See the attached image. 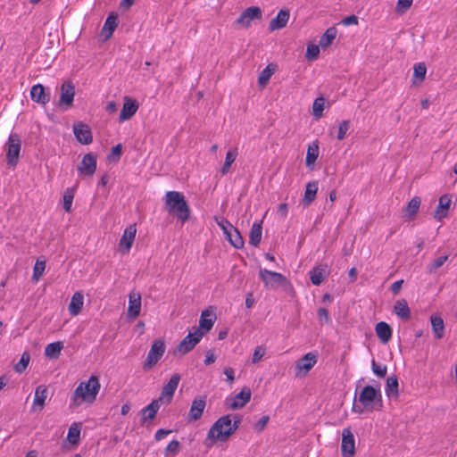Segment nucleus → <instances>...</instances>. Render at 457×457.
<instances>
[{
  "label": "nucleus",
  "instance_id": "57",
  "mask_svg": "<svg viewBox=\"0 0 457 457\" xmlns=\"http://www.w3.org/2000/svg\"><path fill=\"white\" fill-rule=\"evenodd\" d=\"M179 442L176 439L170 441L165 448L166 453L177 454L179 452Z\"/></svg>",
  "mask_w": 457,
  "mask_h": 457
},
{
  "label": "nucleus",
  "instance_id": "28",
  "mask_svg": "<svg viewBox=\"0 0 457 457\" xmlns=\"http://www.w3.org/2000/svg\"><path fill=\"white\" fill-rule=\"evenodd\" d=\"M84 304V296L81 292H75L71 299L70 304L68 306L69 312L72 316H77L79 314L83 308Z\"/></svg>",
  "mask_w": 457,
  "mask_h": 457
},
{
  "label": "nucleus",
  "instance_id": "53",
  "mask_svg": "<svg viewBox=\"0 0 457 457\" xmlns=\"http://www.w3.org/2000/svg\"><path fill=\"white\" fill-rule=\"evenodd\" d=\"M413 0H397L396 12L404 13L412 4Z\"/></svg>",
  "mask_w": 457,
  "mask_h": 457
},
{
  "label": "nucleus",
  "instance_id": "48",
  "mask_svg": "<svg viewBox=\"0 0 457 457\" xmlns=\"http://www.w3.org/2000/svg\"><path fill=\"white\" fill-rule=\"evenodd\" d=\"M371 368L374 374L379 378H384L386 375L387 368L384 364H378L374 360L371 362Z\"/></svg>",
  "mask_w": 457,
  "mask_h": 457
},
{
  "label": "nucleus",
  "instance_id": "31",
  "mask_svg": "<svg viewBox=\"0 0 457 457\" xmlns=\"http://www.w3.org/2000/svg\"><path fill=\"white\" fill-rule=\"evenodd\" d=\"M394 312L402 320H409L411 317V311L406 300H397L394 306Z\"/></svg>",
  "mask_w": 457,
  "mask_h": 457
},
{
  "label": "nucleus",
  "instance_id": "27",
  "mask_svg": "<svg viewBox=\"0 0 457 457\" xmlns=\"http://www.w3.org/2000/svg\"><path fill=\"white\" fill-rule=\"evenodd\" d=\"M431 328L436 339H441L445 336V327L443 318L438 314L430 316Z\"/></svg>",
  "mask_w": 457,
  "mask_h": 457
},
{
  "label": "nucleus",
  "instance_id": "7",
  "mask_svg": "<svg viewBox=\"0 0 457 457\" xmlns=\"http://www.w3.org/2000/svg\"><path fill=\"white\" fill-rule=\"evenodd\" d=\"M259 278L263 282L264 286L270 289H275L287 283V278L284 275L267 269H260Z\"/></svg>",
  "mask_w": 457,
  "mask_h": 457
},
{
  "label": "nucleus",
  "instance_id": "23",
  "mask_svg": "<svg viewBox=\"0 0 457 457\" xmlns=\"http://www.w3.org/2000/svg\"><path fill=\"white\" fill-rule=\"evenodd\" d=\"M141 311V295L139 293L131 292L129 295L128 315L130 318L139 316Z\"/></svg>",
  "mask_w": 457,
  "mask_h": 457
},
{
  "label": "nucleus",
  "instance_id": "44",
  "mask_svg": "<svg viewBox=\"0 0 457 457\" xmlns=\"http://www.w3.org/2000/svg\"><path fill=\"white\" fill-rule=\"evenodd\" d=\"M29 361H30V354L29 352L26 351L21 354V357L19 362L14 366L15 371L18 373L23 372L27 369V367L29 363Z\"/></svg>",
  "mask_w": 457,
  "mask_h": 457
},
{
  "label": "nucleus",
  "instance_id": "52",
  "mask_svg": "<svg viewBox=\"0 0 457 457\" xmlns=\"http://www.w3.org/2000/svg\"><path fill=\"white\" fill-rule=\"evenodd\" d=\"M215 220L217 225L222 230V232H227V230H231L234 228V226L227 219L223 217H216Z\"/></svg>",
  "mask_w": 457,
  "mask_h": 457
},
{
  "label": "nucleus",
  "instance_id": "3",
  "mask_svg": "<svg viewBox=\"0 0 457 457\" xmlns=\"http://www.w3.org/2000/svg\"><path fill=\"white\" fill-rule=\"evenodd\" d=\"M164 203L167 211L174 214L178 220L185 222L189 219L190 208L182 193L179 191L166 192Z\"/></svg>",
  "mask_w": 457,
  "mask_h": 457
},
{
  "label": "nucleus",
  "instance_id": "51",
  "mask_svg": "<svg viewBox=\"0 0 457 457\" xmlns=\"http://www.w3.org/2000/svg\"><path fill=\"white\" fill-rule=\"evenodd\" d=\"M448 255L440 256L434 260V262L428 266L429 272H435L437 269L444 265L447 261Z\"/></svg>",
  "mask_w": 457,
  "mask_h": 457
},
{
  "label": "nucleus",
  "instance_id": "43",
  "mask_svg": "<svg viewBox=\"0 0 457 457\" xmlns=\"http://www.w3.org/2000/svg\"><path fill=\"white\" fill-rule=\"evenodd\" d=\"M228 242L237 249H241L244 246V239L237 228H233Z\"/></svg>",
  "mask_w": 457,
  "mask_h": 457
},
{
  "label": "nucleus",
  "instance_id": "36",
  "mask_svg": "<svg viewBox=\"0 0 457 457\" xmlns=\"http://www.w3.org/2000/svg\"><path fill=\"white\" fill-rule=\"evenodd\" d=\"M420 197H412L404 210V217H407L409 220L414 218L420 209Z\"/></svg>",
  "mask_w": 457,
  "mask_h": 457
},
{
  "label": "nucleus",
  "instance_id": "33",
  "mask_svg": "<svg viewBox=\"0 0 457 457\" xmlns=\"http://www.w3.org/2000/svg\"><path fill=\"white\" fill-rule=\"evenodd\" d=\"M237 155L238 151L237 147L231 148L227 152L224 163L220 169L222 175H226L229 172L231 165L236 161Z\"/></svg>",
  "mask_w": 457,
  "mask_h": 457
},
{
  "label": "nucleus",
  "instance_id": "12",
  "mask_svg": "<svg viewBox=\"0 0 457 457\" xmlns=\"http://www.w3.org/2000/svg\"><path fill=\"white\" fill-rule=\"evenodd\" d=\"M75 96V87L71 81H65L61 86L59 106L63 110H68L73 103Z\"/></svg>",
  "mask_w": 457,
  "mask_h": 457
},
{
  "label": "nucleus",
  "instance_id": "56",
  "mask_svg": "<svg viewBox=\"0 0 457 457\" xmlns=\"http://www.w3.org/2000/svg\"><path fill=\"white\" fill-rule=\"evenodd\" d=\"M270 417L268 415L262 416L258 421H256L253 425V428L257 432H262L269 423Z\"/></svg>",
  "mask_w": 457,
  "mask_h": 457
},
{
  "label": "nucleus",
  "instance_id": "30",
  "mask_svg": "<svg viewBox=\"0 0 457 457\" xmlns=\"http://www.w3.org/2000/svg\"><path fill=\"white\" fill-rule=\"evenodd\" d=\"M375 331L378 337L383 344H386L392 337V328L385 321L378 322L376 325Z\"/></svg>",
  "mask_w": 457,
  "mask_h": 457
},
{
  "label": "nucleus",
  "instance_id": "37",
  "mask_svg": "<svg viewBox=\"0 0 457 457\" xmlns=\"http://www.w3.org/2000/svg\"><path fill=\"white\" fill-rule=\"evenodd\" d=\"M386 395L388 398H397L398 379L395 376L388 377L386 385Z\"/></svg>",
  "mask_w": 457,
  "mask_h": 457
},
{
  "label": "nucleus",
  "instance_id": "22",
  "mask_svg": "<svg viewBox=\"0 0 457 457\" xmlns=\"http://www.w3.org/2000/svg\"><path fill=\"white\" fill-rule=\"evenodd\" d=\"M161 404H162V403L160 401H158L157 399H155V400H153L148 405L144 407L140 411L141 423L144 424L146 421L153 420L155 418V416L161 407Z\"/></svg>",
  "mask_w": 457,
  "mask_h": 457
},
{
  "label": "nucleus",
  "instance_id": "20",
  "mask_svg": "<svg viewBox=\"0 0 457 457\" xmlns=\"http://www.w3.org/2000/svg\"><path fill=\"white\" fill-rule=\"evenodd\" d=\"M30 97L34 102L46 105L50 101L51 95L42 84H36L30 89Z\"/></svg>",
  "mask_w": 457,
  "mask_h": 457
},
{
  "label": "nucleus",
  "instance_id": "19",
  "mask_svg": "<svg viewBox=\"0 0 457 457\" xmlns=\"http://www.w3.org/2000/svg\"><path fill=\"white\" fill-rule=\"evenodd\" d=\"M73 132L77 140L82 145H88L93 140L89 127L82 122H78L73 125Z\"/></svg>",
  "mask_w": 457,
  "mask_h": 457
},
{
  "label": "nucleus",
  "instance_id": "24",
  "mask_svg": "<svg viewBox=\"0 0 457 457\" xmlns=\"http://www.w3.org/2000/svg\"><path fill=\"white\" fill-rule=\"evenodd\" d=\"M47 398V388L44 385L37 386L34 395V400L32 404V411H42L46 404Z\"/></svg>",
  "mask_w": 457,
  "mask_h": 457
},
{
  "label": "nucleus",
  "instance_id": "61",
  "mask_svg": "<svg viewBox=\"0 0 457 457\" xmlns=\"http://www.w3.org/2000/svg\"><path fill=\"white\" fill-rule=\"evenodd\" d=\"M171 433L170 429L160 428L155 432L154 438L156 441H161Z\"/></svg>",
  "mask_w": 457,
  "mask_h": 457
},
{
  "label": "nucleus",
  "instance_id": "49",
  "mask_svg": "<svg viewBox=\"0 0 457 457\" xmlns=\"http://www.w3.org/2000/svg\"><path fill=\"white\" fill-rule=\"evenodd\" d=\"M320 54V45H309L306 49V58L309 60H315Z\"/></svg>",
  "mask_w": 457,
  "mask_h": 457
},
{
  "label": "nucleus",
  "instance_id": "40",
  "mask_svg": "<svg viewBox=\"0 0 457 457\" xmlns=\"http://www.w3.org/2000/svg\"><path fill=\"white\" fill-rule=\"evenodd\" d=\"M80 438V425L73 423L68 430L67 439L72 445H77Z\"/></svg>",
  "mask_w": 457,
  "mask_h": 457
},
{
  "label": "nucleus",
  "instance_id": "18",
  "mask_svg": "<svg viewBox=\"0 0 457 457\" xmlns=\"http://www.w3.org/2000/svg\"><path fill=\"white\" fill-rule=\"evenodd\" d=\"M206 406L205 396L195 397L191 404L187 419L189 421H196L201 419Z\"/></svg>",
  "mask_w": 457,
  "mask_h": 457
},
{
  "label": "nucleus",
  "instance_id": "5",
  "mask_svg": "<svg viewBox=\"0 0 457 457\" xmlns=\"http://www.w3.org/2000/svg\"><path fill=\"white\" fill-rule=\"evenodd\" d=\"M21 141L18 134L11 133L4 145L6 162L9 166H16L19 162Z\"/></svg>",
  "mask_w": 457,
  "mask_h": 457
},
{
  "label": "nucleus",
  "instance_id": "54",
  "mask_svg": "<svg viewBox=\"0 0 457 457\" xmlns=\"http://www.w3.org/2000/svg\"><path fill=\"white\" fill-rule=\"evenodd\" d=\"M266 353L265 348L262 345H259L254 349V352L252 356V362L257 363L259 362L262 358L264 356Z\"/></svg>",
  "mask_w": 457,
  "mask_h": 457
},
{
  "label": "nucleus",
  "instance_id": "60",
  "mask_svg": "<svg viewBox=\"0 0 457 457\" xmlns=\"http://www.w3.org/2000/svg\"><path fill=\"white\" fill-rule=\"evenodd\" d=\"M342 24L345 26H350V25H357L358 24V18L355 15H349L346 16L342 20Z\"/></svg>",
  "mask_w": 457,
  "mask_h": 457
},
{
  "label": "nucleus",
  "instance_id": "2",
  "mask_svg": "<svg viewBox=\"0 0 457 457\" xmlns=\"http://www.w3.org/2000/svg\"><path fill=\"white\" fill-rule=\"evenodd\" d=\"M101 388L96 376H91L87 382H80L74 390L71 401L74 406H79L82 402L93 403Z\"/></svg>",
  "mask_w": 457,
  "mask_h": 457
},
{
  "label": "nucleus",
  "instance_id": "13",
  "mask_svg": "<svg viewBox=\"0 0 457 457\" xmlns=\"http://www.w3.org/2000/svg\"><path fill=\"white\" fill-rule=\"evenodd\" d=\"M341 453L343 457H353L355 453V439L349 428L342 431Z\"/></svg>",
  "mask_w": 457,
  "mask_h": 457
},
{
  "label": "nucleus",
  "instance_id": "41",
  "mask_svg": "<svg viewBox=\"0 0 457 457\" xmlns=\"http://www.w3.org/2000/svg\"><path fill=\"white\" fill-rule=\"evenodd\" d=\"M326 99L322 96L317 97L312 104V114L319 120L323 116V111L325 108Z\"/></svg>",
  "mask_w": 457,
  "mask_h": 457
},
{
  "label": "nucleus",
  "instance_id": "16",
  "mask_svg": "<svg viewBox=\"0 0 457 457\" xmlns=\"http://www.w3.org/2000/svg\"><path fill=\"white\" fill-rule=\"evenodd\" d=\"M262 18V10L258 6H251L244 10L240 16L237 19V24L242 25L244 27L250 26L251 22L254 19Z\"/></svg>",
  "mask_w": 457,
  "mask_h": 457
},
{
  "label": "nucleus",
  "instance_id": "32",
  "mask_svg": "<svg viewBox=\"0 0 457 457\" xmlns=\"http://www.w3.org/2000/svg\"><path fill=\"white\" fill-rule=\"evenodd\" d=\"M318 191V182L312 181L307 183L303 203L304 206H309L316 198Z\"/></svg>",
  "mask_w": 457,
  "mask_h": 457
},
{
  "label": "nucleus",
  "instance_id": "21",
  "mask_svg": "<svg viewBox=\"0 0 457 457\" xmlns=\"http://www.w3.org/2000/svg\"><path fill=\"white\" fill-rule=\"evenodd\" d=\"M251 390L248 387H243L242 390L237 394L228 403L232 410L243 408L251 399Z\"/></svg>",
  "mask_w": 457,
  "mask_h": 457
},
{
  "label": "nucleus",
  "instance_id": "39",
  "mask_svg": "<svg viewBox=\"0 0 457 457\" xmlns=\"http://www.w3.org/2000/svg\"><path fill=\"white\" fill-rule=\"evenodd\" d=\"M62 348L63 345L62 342L48 344L45 348V355L48 358H58Z\"/></svg>",
  "mask_w": 457,
  "mask_h": 457
},
{
  "label": "nucleus",
  "instance_id": "45",
  "mask_svg": "<svg viewBox=\"0 0 457 457\" xmlns=\"http://www.w3.org/2000/svg\"><path fill=\"white\" fill-rule=\"evenodd\" d=\"M319 155L318 145H309L306 154V164L307 166L314 164Z\"/></svg>",
  "mask_w": 457,
  "mask_h": 457
},
{
  "label": "nucleus",
  "instance_id": "11",
  "mask_svg": "<svg viewBox=\"0 0 457 457\" xmlns=\"http://www.w3.org/2000/svg\"><path fill=\"white\" fill-rule=\"evenodd\" d=\"M137 234L136 224L129 225L123 231L119 242V251L123 253H129L134 243Z\"/></svg>",
  "mask_w": 457,
  "mask_h": 457
},
{
  "label": "nucleus",
  "instance_id": "1",
  "mask_svg": "<svg viewBox=\"0 0 457 457\" xmlns=\"http://www.w3.org/2000/svg\"><path fill=\"white\" fill-rule=\"evenodd\" d=\"M240 420L237 419L232 423L229 415L219 418L208 431L205 440L206 445H211L215 441L225 442L237 429Z\"/></svg>",
  "mask_w": 457,
  "mask_h": 457
},
{
  "label": "nucleus",
  "instance_id": "26",
  "mask_svg": "<svg viewBox=\"0 0 457 457\" xmlns=\"http://www.w3.org/2000/svg\"><path fill=\"white\" fill-rule=\"evenodd\" d=\"M451 202V198L447 195L440 196L438 205L434 214V217L436 220L440 221L447 216Z\"/></svg>",
  "mask_w": 457,
  "mask_h": 457
},
{
  "label": "nucleus",
  "instance_id": "17",
  "mask_svg": "<svg viewBox=\"0 0 457 457\" xmlns=\"http://www.w3.org/2000/svg\"><path fill=\"white\" fill-rule=\"evenodd\" d=\"M216 320V315L211 309H205L202 312L200 320H199V327L198 328H193L194 331H203L204 335L207 332H209L212 328L213 327V324Z\"/></svg>",
  "mask_w": 457,
  "mask_h": 457
},
{
  "label": "nucleus",
  "instance_id": "8",
  "mask_svg": "<svg viewBox=\"0 0 457 457\" xmlns=\"http://www.w3.org/2000/svg\"><path fill=\"white\" fill-rule=\"evenodd\" d=\"M204 337L203 331H193L189 332V334L183 338V340L177 346L175 353H179L181 354H186L200 342L202 337Z\"/></svg>",
  "mask_w": 457,
  "mask_h": 457
},
{
  "label": "nucleus",
  "instance_id": "34",
  "mask_svg": "<svg viewBox=\"0 0 457 457\" xmlns=\"http://www.w3.org/2000/svg\"><path fill=\"white\" fill-rule=\"evenodd\" d=\"M117 25V17L113 14L109 15L105 20V22L102 29V35L104 37L105 39H108L112 37Z\"/></svg>",
  "mask_w": 457,
  "mask_h": 457
},
{
  "label": "nucleus",
  "instance_id": "35",
  "mask_svg": "<svg viewBox=\"0 0 457 457\" xmlns=\"http://www.w3.org/2000/svg\"><path fill=\"white\" fill-rule=\"evenodd\" d=\"M262 228L261 222H254L249 235V244L258 246L262 240Z\"/></svg>",
  "mask_w": 457,
  "mask_h": 457
},
{
  "label": "nucleus",
  "instance_id": "46",
  "mask_svg": "<svg viewBox=\"0 0 457 457\" xmlns=\"http://www.w3.org/2000/svg\"><path fill=\"white\" fill-rule=\"evenodd\" d=\"M273 72L274 69H270V65H268L265 69H263L258 77L259 85L262 87L266 86Z\"/></svg>",
  "mask_w": 457,
  "mask_h": 457
},
{
  "label": "nucleus",
  "instance_id": "63",
  "mask_svg": "<svg viewBox=\"0 0 457 457\" xmlns=\"http://www.w3.org/2000/svg\"><path fill=\"white\" fill-rule=\"evenodd\" d=\"M403 283V279L396 280L391 285V291L394 295H397L402 287V285Z\"/></svg>",
  "mask_w": 457,
  "mask_h": 457
},
{
  "label": "nucleus",
  "instance_id": "4",
  "mask_svg": "<svg viewBox=\"0 0 457 457\" xmlns=\"http://www.w3.org/2000/svg\"><path fill=\"white\" fill-rule=\"evenodd\" d=\"M359 402L361 406L354 403L353 406L354 412L361 413L363 409L368 411L380 410L383 406L380 389H376L372 386H364L359 395Z\"/></svg>",
  "mask_w": 457,
  "mask_h": 457
},
{
  "label": "nucleus",
  "instance_id": "47",
  "mask_svg": "<svg viewBox=\"0 0 457 457\" xmlns=\"http://www.w3.org/2000/svg\"><path fill=\"white\" fill-rule=\"evenodd\" d=\"M350 129V121L347 120H342L338 125V131L337 135V138L338 140H343Z\"/></svg>",
  "mask_w": 457,
  "mask_h": 457
},
{
  "label": "nucleus",
  "instance_id": "55",
  "mask_svg": "<svg viewBox=\"0 0 457 457\" xmlns=\"http://www.w3.org/2000/svg\"><path fill=\"white\" fill-rule=\"evenodd\" d=\"M73 197V194L69 190H67L63 195V208L68 212L71 210Z\"/></svg>",
  "mask_w": 457,
  "mask_h": 457
},
{
  "label": "nucleus",
  "instance_id": "15",
  "mask_svg": "<svg viewBox=\"0 0 457 457\" xmlns=\"http://www.w3.org/2000/svg\"><path fill=\"white\" fill-rule=\"evenodd\" d=\"M139 104L137 101L129 96L124 97V103L120 112L119 120L120 121H126L130 120L137 112Z\"/></svg>",
  "mask_w": 457,
  "mask_h": 457
},
{
  "label": "nucleus",
  "instance_id": "29",
  "mask_svg": "<svg viewBox=\"0 0 457 457\" xmlns=\"http://www.w3.org/2000/svg\"><path fill=\"white\" fill-rule=\"evenodd\" d=\"M310 279L315 286H320L328 275L327 266H315L310 271Z\"/></svg>",
  "mask_w": 457,
  "mask_h": 457
},
{
  "label": "nucleus",
  "instance_id": "62",
  "mask_svg": "<svg viewBox=\"0 0 457 457\" xmlns=\"http://www.w3.org/2000/svg\"><path fill=\"white\" fill-rule=\"evenodd\" d=\"M223 372L227 377V380L232 384L235 381L234 370L231 367H226Z\"/></svg>",
  "mask_w": 457,
  "mask_h": 457
},
{
  "label": "nucleus",
  "instance_id": "14",
  "mask_svg": "<svg viewBox=\"0 0 457 457\" xmlns=\"http://www.w3.org/2000/svg\"><path fill=\"white\" fill-rule=\"evenodd\" d=\"M77 169L80 174L92 177L96 170V155L93 153L86 154Z\"/></svg>",
  "mask_w": 457,
  "mask_h": 457
},
{
  "label": "nucleus",
  "instance_id": "59",
  "mask_svg": "<svg viewBox=\"0 0 457 457\" xmlns=\"http://www.w3.org/2000/svg\"><path fill=\"white\" fill-rule=\"evenodd\" d=\"M216 361V355L212 349L208 350L205 353V359L204 361L205 365H211Z\"/></svg>",
  "mask_w": 457,
  "mask_h": 457
},
{
  "label": "nucleus",
  "instance_id": "38",
  "mask_svg": "<svg viewBox=\"0 0 457 457\" xmlns=\"http://www.w3.org/2000/svg\"><path fill=\"white\" fill-rule=\"evenodd\" d=\"M337 29L334 27L328 28L325 33L320 37V46L322 48H326L329 46L333 40L336 38Z\"/></svg>",
  "mask_w": 457,
  "mask_h": 457
},
{
  "label": "nucleus",
  "instance_id": "50",
  "mask_svg": "<svg viewBox=\"0 0 457 457\" xmlns=\"http://www.w3.org/2000/svg\"><path fill=\"white\" fill-rule=\"evenodd\" d=\"M46 269V262L43 261H37L33 269V278L38 279L44 273Z\"/></svg>",
  "mask_w": 457,
  "mask_h": 457
},
{
  "label": "nucleus",
  "instance_id": "42",
  "mask_svg": "<svg viewBox=\"0 0 457 457\" xmlns=\"http://www.w3.org/2000/svg\"><path fill=\"white\" fill-rule=\"evenodd\" d=\"M426 73V65L423 62L416 63L413 67L412 82L416 83V79H419L420 82H422L425 79Z\"/></svg>",
  "mask_w": 457,
  "mask_h": 457
},
{
  "label": "nucleus",
  "instance_id": "58",
  "mask_svg": "<svg viewBox=\"0 0 457 457\" xmlns=\"http://www.w3.org/2000/svg\"><path fill=\"white\" fill-rule=\"evenodd\" d=\"M318 318L321 323H328L330 321V316L327 309L320 308L318 310Z\"/></svg>",
  "mask_w": 457,
  "mask_h": 457
},
{
  "label": "nucleus",
  "instance_id": "9",
  "mask_svg": "<svg viewBox=\"0 0 457 457\" xmlns=\"http://www.w3.org/2000/svg\"><path fill=\"white\" fill-rule=\"evenodd\" d=\"M180 379L181 377L179 374H173L168 383L163 386L161 395L157 400L162 403H170L173 398Z\"/></svg>",
  "mask_w": 457,
  "mask_h": 457
},
{
  "label": "nucleus",
  "instance_id": "25",
  "mask_svg": "<svg viewBox=\"0 0 457 457\" xmlns=\"http://www.w3.org/2000/svg\"><path fill=\"white\" fill-rule=\"evenodd\" d=\"M290 14L288 10H280L269 24L270 31L278 30L287 26Z\"/></svg>",
  "mask_w": 457,
  "mask_h": 457
},
{
  "label": "nucleus",
  "instance_id": "10",
  "mask_svg": "<svg viewBox=\"0 0 457 457\" xmlns=\"http://www.w3.org/2000/svg\"><path fill=\"white\" fill-rule=\"evenodd\" d=\"M317 353L310 352L303 357L296 361L295 364V376L303 377L305 376L316 364Z\"/></svg>",
  "mask_w": 457,
  "mask_h": 457
},
{
  "label": "nucleus",
  "instance_id": "6",
  "mask_svg": "<svg viewBox=\"0 0 457 457\" xmlns=\"http://www.w3.org/2000/svg\"><path fill=\"white\" fill-rule=\"evenodd\" d=\"M166 350L165 343L163 339L155 340L147 353V356L143 363V369L145 370H151L155 366L158 361L162 359Z\"/></svg>",
  "mask_w": 457,
  "mask_h": 457
},
{
  "label": "nucleus",
  "instance_id": "64",
  "mask_svg": "<svg viewBox=\"0 0 457 457\" xmlns=\"http://www.w3.org/2000/svg\"><path fill=\"white\" fill-rule=\"evenodd\" d=\"M105 110L110 112V113H112L114 112H116L117 110V104L115 102L113 101H111L107 104L106 107H105Z\"/></svg>",
  "mask_w": 457,
  "mask_h": 457
}]
</instances>
